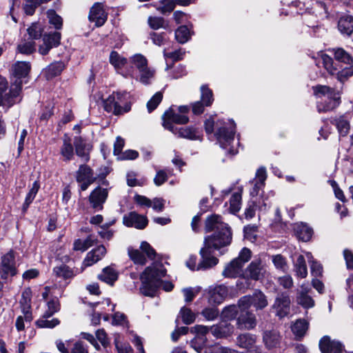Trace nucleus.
<instances>
[{
	"label": "nucleus",
	"mask_w": 353,
	"mask_h": 353,
	"mask_svg": "<svg viewBox=\"0 0 353 353\" xmlns=\"http://www.w3.org/2000/svg\"><path fill=\"white\" fill-rule=\"evenodd\" d=\"M205 230L210 232L214 230L212 235L207 236L204 243L214 250H220L230 245L232 234L227 223L221 221L219 215L213 214L208 216L205 222Z\"/></svg>",
	"instance_id": "1"
},
{
	"label": "nucleus",
	"mask_w": 353,
	"mask_h": 353,
	"mask_svg": "<svg viewBox=\"0 0 353 353\" xmlns=\"http://www.w3.org/2000/svg\"><path fill=\"white\" fill-rule=\"evenodd\" d=\"M336 61L345 65H341V70H339L336 65H334L332 59L326 54L320 55V61L325 69L331 74L336 75L337 79L341 82H344L348 77L353 75V58L343 48L332 49Z\"/></svg>",
	"instance_id": "2"
},
{
	"label": "nucleus",
	"mask_w": 353,
	"mask_h": 353,
	"mask_svg": "<svg viewBox=\"0 0 353 353\" xmlns=\"http://www.w3.org/2000/svg\"><path fill=\"white\" fill-rule=\"evenodd\" d=\"M166 270L163 265L158 261L153 262L146 267L140 274V281L143 287H174L170 281H163L166 275Z\"/></svg>",
	"instance_id": "3"
},
{
	"label": "nucleus",
	"mask_w": 353,
	"mask_h": 353,
	"mask_svg": "<svg viewBox=\"0 0 353 353\" xmlns=\"http://www.w3.org/2000/svg\"><path fill=\"white\" fill-rule=\"evenodd\" d=\"M130 95L127 92L112 93L104 101V108L108 112L119 115L128 112L131 109Z\"/></svg>",
	"instance_id": "4"
},
{
	"label": "nucleus",
	"mask_w": 353,
	"mask_h": 353,
	"mask_svg": "<svg viewBox=\"0 0 353 353\" xmlns=\"http://www.w3.org/2000/svg\"><path fill=\"white\" fill-rule=\"evenodd\" d=\"M267 271L260 259L252 261L240 275L237 285L250 286L255 282L261 280L266 274Z\"/></svg>",
	"instance_id": "5"
},
{
	"label": "nucleus",
	"mask_w": 353,
	"mask_h": 353,
	"mask_svg": "<svg viewBox=\"0 0 353 353\" xmlns=\"http://www.w3.org/2000/svg\"><path fill=\"white\" fill-rule=\"evenodd\" d=\"M188 112L189 108L186 105L178 107V112L172 108H170L162 117L163 127L173 134H176V130L178 128L175 127L173 123L179 125L187 123L189 121V118L186 115Z\"/></svg>",
	"instance_id": "6"
},
{
	"label": "nucleus",
	"mask_w": 353,
	"mask_h": 353,
	"mask_svg": "<svg viewBox=\"0 0 353 353\" xmlns=\"http://www.w3.org/2000/svg\"><path fill=\"white\" fill-rule=\"evenodd\" d=\"M236 125L233 121L230 122L229 127L221 126L215 133L216 139L221 147L227 149L234 141Z\"/></svg>",
	"instance_id": "7"
},
{
	"label": "nucleus",
	"mask_w": 353,
	"mask_h": 353,
	"mask_svg": "<svg viewBox=\"0 0 353 353\" xmlns=\"http://www.w3.org/2000/svg\"><path fill=\"white\" fill-rule=\"evenodd\" d=\"M14 259V253L12 250H10L2 256L0 263V275L1 278L6 279L9 276H13L17 274Z\"/></svg>",
	"instance_id": "8"
},
{
	"label": "nucleus",
	"mask_w": 353,
	"mask_h": 353,
	"mask_svg": "<svg viewBox=\"0 0 353 353\" xmlns=\"http://www.w3.org/2000/svg\"><path fill=\"white\" fill-rule=\"evenodd\" d=\"M92 170L86 165H81L76 172V180L80 183V190H86L95 181Z\"/></svg>",
	"instance_id": "9"
},
{
	"label": "nucleus",
	"mask_w": 353,
	"mask_h": 353,
	"mask_svg": "<svg viewBox=\"0 0 353 353\" xmlns=\"http://www.w3.org/2000/svg\"><path fill=\"white\" fill-rule=\"evenodd\" d=\"M212 249L204 243L199 251L201 260L197 265V271L210 269L219 263V259L212 255Z\"/></svg>",
	"instance_id": "10"
},
{
	"label": "nucleus",
	"mask_w": 353,
	"mask_h": 353,
	"mask_svg": "<svg viewBox=\"0 0 353 353\" xmlns=\"http://www.w3.org/2000/svg\"><path fill=\"white\" fill-rule=\"evenodd\" d=\"M109 61L110 64L114 66L118 73L122 74L125 77H133V74L131 70H125V67L128 63L127 59L119 54L117 52H111Z\"/></svg>",
	"instance_id": "11"
},
{
	"label": "nucleus",
	"mask_w": 353,
	"mask_h": 353,
	"mask_svg": "<svg viewBox=\"0 0 353 353\" xmlns=\"http://www.w3.org/2000/svg\"><path fill=\"white\" fill-rule=\"evenodd\" d=\"M256 336L250 333L241 334L236 337V345L248 351L245 353H255V350L257 348L259 349L260 353H262L261 347L256 345Z\"/></svg>",
	"instance_id": "12"
},
{
	"label": "nucleus",
	"mask_w": 353,
	"mask_h": 353,
	"mask_svg": "<svg viewBox=\"0 0 353 353\" xmlns=\"http://www.w3.org/2000/svg\"><path fill=\"white\" fill-rule=\"evenodd\" d=\"M291 301L287 293L279 294L276 298L274 308L276 310V315L279 318H283L288 315L290 311Z\"/></svg>",
	"instance_id": "13"
},
{
	"label": "nucleus",
	"mask_w": 353,
	"mask_h": 353,
	"mask_svg": "<svg viewBox=\"0 0 353 353\" xmlns=\"http://www.w3.org/2000/svg\"><path fill=\"white\" fill-rule=\"evenodd\" d=\"M108 195V190L101 187L96 188L90 194L89 202L91 206L99 210L103 208V204L105 202Z\"/></svg>",
	"instance_id": "14"
},
{
	"label": "nucleus",
	"mask_w": 353,
	"mask_h": 353,
	"mask_svg": "<svg viewBox=\"0 0 353 353\" xmlns=\"http://www.w3.org/2000/svg\"><path fill=\"white\" fill-rule=\"evenodd\" d=\"M123 224L128 227H134L137 229H143L148 225V221L145 216L131 212L124 215Z\"/></svg>",
	"instance_id": "15"
},
{
	"label": "nucleus",
	"mask_w": 353,
	"mask_h": 353,
	"mask_svg": "<svg viewBox=\"0 0 353 353\" xmlns=\"http://www.w3.org/2000/svg\"><path fill=\"white\" fill-rule=\"evenodd\" d=\"M107 12L101 3H95L90 8L89 13V19L94 22L96 26L100 27L104 24L107 20Z\"/></svg>",
	"instance_id": "16"
},
{
	"label": "nucleus",
	"mask_w": 353,
	"mask_h": 353,
	"mask_svg": "<svg viewBox=\"0 0 353 353\" xmlns=\"http://www.w3.org/2000/svg\"><path fill=\"white\" fill-rule=\"evenodd\" d=\"M105 254L106 248L102 245L90 251L82 263V268L80 272H82L85 268L91 266L100 261Z\"/></svg>",
	"instance_id": "17"
},
{
	"label": "nucleus",
	"mask_w": 353,
	"mask_h": 353,
	"mask_svg": "<svg viewBox=\"0 0 353 353\" xmlns=\"http://www.w3.org/2000/svg\"><path fill=\"white\" fill-rule=\"evenodd\" d=\"M236 325L240 330L254 329L256 325L255 315L249 311L241 312L236 319Z\"/></svg>",
	"instance_id": "18"
},
{
	"label": "nucleus",
	"mask_w": 353,
	"mask_h": 353,
	"mask_svg": "<svg viewBox=\"0 0 353 353\" xmlns=\"http://www.w3.org/2000/svg\"><path fill=\"white\" fill-rule=\"evenodd\" d=\"M319 348L322 353H343V346L336 341H331L330 337L323 336L319 341Z\"/></svg>",
	"instance_id": "19"
},
{
	"label": "nucleus",
	"mask_w": 353,
	"mask_h": 353,
	"mask_svg": "<svg viewBox=\"0 0 353 353\" xmlns=\"http://www.w3.org/2000/svg\"><path fill=\"white\" fill-rule=\"evenodd\" d=\"M212 334L217 339L226 338L234 332V327L227 321H222L217 325L210 327Z\"/></svg>",
	"instance_id": "20"
},
{
	"label": "nucleus",
	"mask_w": 353,
	"mask_h": 353,
	"mask_svg": "<svg viewBox=\"0 0 353 353\" xmlns=\"http://www.w3.org/2000/svg\"><path fill=\"white\" fill-rule=\"evenodd\" d=\"M305 257L310 264L312 274L316 277L312 280L313 287H322L323 283L318 277L321 276L323 272V267L320 263L313 259V256L310 252H305Z\"/></svg>",
	"instance_id": "21"
},
{
	"label": "nucleus",
	"mask_w": 353,
	"mask_h": 353,
	"mask_svg": "<svg viewBox=\"0 0 353 353\" xmlns=\"http://www.w3.org/2000/svg\"><path fill=\"white\" fill-rule=\"evenodd\" d=\"M267 178V174L264 168H260L256 170V176L252 181L253 188L250 190L252 196H256L259 194V191L262 190L265 185V181Z\"/></svg>",
	"instance_id": "22"
},
{
	"label": "nucleus",
	"mask_w": 353,
	"mask_h": 353,
	"mask_svg": "<svg viewBox=\"0 0 353 353\" xmlns=\"http://www.w3.org/2000/svg\"><path fill=\"white\" fill-rule=\"evenodd\" d=\"M79 272L78 270L71 268L68 265L61 264L53 268V273L57 277L65 281L71 280Z\"/></svg>",
	"instance_id": "23"
},
{
	"label": "nucleus",
	"mask_w": 353,
	"mask_h": 353,
	"mask_svg": "<svg viewBox=\"0 0 353 353\" xmlns=\"http://www.w3.org/2000/svg\"><path fill=\"white\" fill-rule=\"evenodd\" d=\"M340 103V94L322 99L318 102L317 110L319 112H328L335 109Z\"/></svg>",
	"instance_id": "24"
},
{
	"label": "nucleus",
	"mask_w": 353,
	"mask_h": 353,
	"mask_svg": "<svg viewBox=\"0 0 353 353\" xmlns=\"http://www.w3.org/2000/svg\"><path fill=\"white\" fill-rule=\"evenodd\" d=\"M74 146L77 154L85 162L90 159L89 152L92 146L87 143L81 137H76L74 139Z\"/></svg>",
	"instance_id": "25"
},
{
	"label": "nucleus",
	"mask_w": 353,
	"mask_h": 353,
	"mask_svg": "<svg viewBox=\"0 0 353 353\" xmlns=\"http://www.w3.org/2000/svg\"><path fill=\"white\" fill-rule=\"evenodd\" d=\"M296 301L305 309L314 306V301L310 294V290L307 288H301L297 292Z\"/></svg>",
	"instance_id": "26"
},
{
	"label": "nucleus",
	"mask_w": 353,
	"mask_h": 353,
	"mask_svg": "<svg viewBox=\"0 0 353 353\" xmlns=\"http://www.w3.org/2000/svg\"><path fill=\"white\" fill-rule=\"evenodd\" d=\"M119 273L112 266L104 268L101 274L98 275L99 280L103 281L109 285H114V283L118 279Z\"/></svg>",
	"instance_id": "27"
},
{
	"label": "nucleus",
	"mask_w": 353,
	"mask_h": 353,
	"mask_svg": "<svg viewBox=\"0 0 353 353\" xmlns=\"http://www.w3.org/2000/svg\"><path fill=\"white\" fill-rule=\"evenodd\" d=\"M280 334L274 330L265 331L263 334V340L266 347L271 349L276 347L281 342Z\"/></svg>",
	"instance_id": "28"
},
{
	"label": "nucleus",
	"mask_w": 353,
	"mask_h": 353,
	"mask_svg": "<svg viewBox=\"0 0 353 353\" xmlns=\"http://www.w3.org/2000/svg\"><path fill=\"white\" fill-rule=\"evenodd\" d=\"M176 132L175 135L190 140H201L202 137L201 132L192 127L178 128Z\"/></svg>",
	"instance_id": "29"
},
{
	"label": "nucleus",
	"mask_w": 353,
	"mask_h": 353,
	"mask_svg": "<svg viewBox=\"0 0 353 353\" xmlns=\"http://www.w3.org/2000/svg\"><path fill=\"white\" fill-rule=\"evenodd\" d=\"M338 29L344 35L350 36L353 33V17L343 15L338 21Z\"/></svg>",
	"instance_id": "30"
},
{
	"label": "nucleus",
	"mask_w": 353,
	"mask_h": 353,
	"mask_svg": "<svg viewBox=\"0 0 353 353\" xmlns=\"http://www.w3.org/2000/svg\"><path fill=\"white\" fill-rule=\"evenodd\" d=\"M294 230L296 237L305 242L308 241L313 234L312 229L303 223H296Z\"/></svg>",
	"instance_id": "31"
},
{
	"label": "nucleus",
	"mask_w": 353,
	"mask_h": 353,
	"mask_svg": "<svg viewBox=\"0 0 353 353\" xmlns=\"http://www.w3.org/2000/svg\"><path fill=\"white\" fill-rule=\"evenodd\" d=\"M308 327V321L303 319H297L291 326L292 332L298 339L305 336Z\"/></svg>",
	"instance_id": "32"
},
{
	"label": "nucleus",
	"mask_w": 353,
	"mask_h": 353,
	"mask_svg": "<svg viewBox=\"0 0 353 353\" xmlns=\"http://www.w3.org/2000/svg\"><path fill=\"white\" fill-rule=\"evenodd\" d=\"M32 291L30 288H26L21 296L20 305L21 312H25L28 314V319L30 318Z\"/></svg>",
	"instance_id": "33"
},
{
	"label": "nucleus",
	"mask_w": 353,
	"mask_h": 353,
	"mask_svg": "<svg viewBox=\"0 0 353 353\" xmlns=\"http://www.w3.org/2000/svg\"><path fill=\"white\" fill-rule=\"evenodd\" d=\"M12 70L17 80H19L28 74L30 70V65L28 62L19 61L13 65Z\"/></svg>",
	"instance_id": "34"
},
{
	"label": "nucleus",
	"mask_w": 353,
	"mask_h": 353,
	"mask_svg": "<svg viewBox=\"0 0 353 353\" xmlns=\"http://www.w3.org/2000/svg\"><path fill=\"white\" fill-rule=\"evenodd\" d=\"M209 301L219 304L223 301L227 296V288H211L209 292Z\"/></svg>",
	"instance_id": "35"
},
{
	"label": "nucleus",
	"mask_w": 353,
	"mask_h": 353,
	"mask_svg": "<svg viewBox=\"0 0 353 353\" xmlns=\"http://www.w3.org/2000/svg\"><path fill=\"white\" fill-rule=\"evenodd\" d=\"M243 265L237 263V261L233 259L224 269L223 275L225 277L235 278L242 271Z\"/></svg>",
	"instance_id": "36"
},
{
	"label": "nucleus",
	"mask_w": 353,
	"mask_h": 353,
	"mask_svg": "<svg viewBox=\"0 0 353 353\" xmlns=\"http://www.w3.org/2000/svg\"><path fill=\"white\" fill-rule=\"evenodd\" d=\"M60 153L63 161H70L74 157V148L71 143L70 138L65 137L63 141V145L60 148Z\"/></svg>",
	"instance_id": "37"
},
{
	"label": "nucleus",
	"mask_w": 353,
	"mask_h": 353,
	"mask_svg": "<svg viewBox=\"0 0 353 353\" xmlns=\"http://www.w3.org/2000/svg\"><path fill=\"white\" fill-rule=\"evenodd\" d=\"M96 239L91 235L88 236L85 240L77 239L73 243V250L76 251H85L95 243Z\"/></svg>",
	"instance_id": "38"
},
{
	"label": "nucleus",
	"mask_w": 353,
	"mask_h": 353,
	"mask_svg": "<svg viewBox=\"0 0 353 353\" xmlns=\"http://www.w3.org/2000/svg\"><path fill=\"white\" fill-rule=\"evenodd\" d=\"M242 189L239 188L234 192L230 199V211L231 213H236L239 211L241 205Z\"/></svg>",
	"instance_id": "39"
},
{
	"label": "nucleus",
	"mask_w": 353,
	"mask_h": 353,
	"mask_svg": "<svg viewBox=\"0 0 353 353\" xmlns=\"http://www.w3.org/2000/svg\"><path fill=\"white\" fill-rule=\"evenodd\" d=\"M259 203H260V201H259ZM257 208L260 210H265L267 208V204L264 201H263V204L261 205L257 204L256 201L250 202L245 210V218L247 219L253 218L255 216V212Z\"/></svg>",
	"instance_id": "40"
},
{
	"label": "nucleus",
	"mask_w": 353,
	"mask_h": 353,
	"mask_svg": "<svg viewBox=\"0 0 353 353\" xmlns=\"http://www.w3.org/2000/svg\"><path fill=\"white\" fill-rule=\"evenodd\" d=\"M295 271L299 276L306 277L307 274L305 258L303 255H299L294 262Z\"/></svg>",
	"instance_id": "41"
},
{
	"label": "nucleus",
	"mask_w": 353,
	"mask_h": 353,
	"mask_svg": "<svg viewBox=\"0 0 353 353\" xmlns=\"http://www.w3.org/2000/svg\"><path fill=\"white\" fill-rule=\"evenodd\" d=\"M314 94L318 97H330L335 94H339V92H336L334 89L330 88L326 85H316L313 88Z\"/></svg>",
	"instance_id": "42"
},
{
	"label": "nucleus",
	"mask_w": 353,
	"mask_h": 353,
	"mask_svg": "<svg viewBox=\"0 0 353 353\" xmlns=\"http://www.w3.org/2000/svg\"><path fill=\"white\" fill-rule=\"evenodd\" d=\"M128 252L134 263L144 265L147 263L146 258L140 250L129 248Z\"/></svg>",
	"instance_id": "43"
},
{
	"label": "nucleus",
	"mask_w": 353,
	"mask_h": 353,
	"mask_svg": "<svg viewBox=\"0 0 353 353\" xmlns=\"http://www.w3.org/2000/svg\"><path fill=\"white\" fill-rule=\"evenodd\" d=\"M40 188V184L38 181H35L30 190H29L28 193L26 195L25 202L23 205V210H26L30 204L33 201L34 199L39 190Z\"/></svg>",
	"instance_id": "44"
},
{
	"label": "nucleus",
	"mask_w": 353,
	"mask_h": 353,
	"mask_svg": "<svg viewBox=\"0 0 353 353\" xmlns=\"http://www.w3.org/2000/svg\"><path fill=\"white\" fill-rule=\"evenodd\" d=\"M63 69V64L61 62H56L50 64L45 70L46 78L49 79L60 74Z\"/></svg>",
	"instance_id": "45"
},
{
	"label": "nucleus",
	"mask_w": 353,
	"mask_h": 353,
	"mask_svg": "<svg viewBox=\"0 0 353 353\" xmlns=\"http://www.w3.org/2000/svg\"><path fill=\"white\" fill-rule=\"evenodd\" d=\"M252 303L257 310L263 309L268 305L265 296L260 291H258L252 296Z\"/></svg>",
	"instance_id": "46"
},
{
	"label": "nucleus",
	"mask_w": 353,
	"mask_h": 353,
	"mask_svg": "<svg viewBox=\"0 0 353 353\" xmlns=\"http://www.w3.org/2000/svg\"><path fill=\"white\" fill-rule=\"evenodd\" d=\"M333 123L336 126L341 136H345L349 132L350 123L344 117L341 116L335 119Z\"/></svg>",
	"instance_id": "47"
},
{
	"label": "nucleus",
	"mask_w": 353,
	"mask_h": 353,
	"mask_svg": "<svg viewBox=\"0 0 353 353\" xmlns=\"http://www.w3.org/2000/svg\"><path fill=\"white\" fill-rule=\"evenodd\" d=\"M21 90V81L16 80L14 85H12L9 93H7V97L10 99V102H6V105H12L15 102L14 99L19 96Z\"/></svg>",
	"instance_id": "48"
},
{
	"label": "nucleus",
	"mask_w": 353,
	"mask_h": 353,
	"mask_svg": "<svg viewBox=\"0 0 353 353\" xmlns=\"http://www.w3.org/2000/svg\"><path fill=\"white\" fill-rule=\"evenodd\" d=\"M48 318L44 317V314L42 317L36 321V325L40 328H54L60 323V321L57 318H53L48 320Z\"/></svg>",
	"instance_id": "49"
},
{
	"label": "nucleus",
	"mask_w": 353,
	"mask_h": 353,
	"mask_svg": "<svg viewBox=\"0 0 353 353\" xmlns=\"http://www.w3.org/2000/svg\"><path fill=\"white\" fill-rule=\"evenodd\" d=\"M23 315L19 316L15 322V327L18 332L23 331L26 324H30L33 319L32 314L30 312V318L28 320V314L25 312H21Z\"/></svg>",
	"instance_id": "50"
},
{
	"label": "nucleus",
	"mask_w": 353,
	"mask_h": 353,
	"mask_svg": "<svg viewBox=\"0 0 353 353\" xmlns=\"http://www.w3.org/2000/svg\"><path fill=\"white\" fill-rule=\"evenodd\" d=\"M47 17L49 23L54 26V27L59 30L62 28L63 20L62 18L58 15L54 10H49L47 11Z\"/></svg>",
	"instance_id": "51"
},
{
	"label": "nucleus",
	"mask_w": 353,
	"mask_h": 353,
	"mask_svg": "<svg viewBox=\"0 0 353 353\" xmlns=\"http://www.w3.org/2000/svg\"><path fill=\"white\" fill-rule=\"evenodd\" d=\"M190 37L189 29L185 26H180L175 32V38L181 43L187 42Z\"/></svg>",
	"instance_id": "52"
},
{
	"label": "nucleus",
	"mask_w": 353,
	"mask_h": 353,
	"mask_svg": "<svg viewBox=\"0 0 353 353\" xmlns=\"http://www.w3.org/2000/svg\"><path fill=\"white\" fill-rule=\"evenodd\" d=\"M238 309L237 305H234L225 307L221 313L222 318L224 319L223 321H228L235 319L238 314Z\"/></svg>",
	"instance_id": "53"
},
{
	"label": "nucleus",
	"mask_w": 353,
	"mask_h": 353,
	"mask_svg": "<svg viewBox=\"0 0 353 353\" xmlns=\"http://www.w3.org/2000/svg\"><path fill=\"white\" fill-rule=\"evenodd\" d=\"M60 39L61 34L59 32H53L45 34L43 37V42L51 46V48H54L59 45Z\"/></svg>",
	"instance_id": "54"
},
{
	"label": "nucleus",
	"mask_w": 353,
	"mask_h": 353,
	"mask_svg": "<svg viewBox=\"0 0 353 353\" xmlns=\"http://www.w3.org/2000/svg\"><path fill=\"white\" fill-rule=\"evenodd\" d=\"M42 4L40 0H24L23 9L28 15H32L36 8Z\"/></svg>",
	"instance_id": "55"
},
{
	"label": "nucleus",
	"mask_w": 353,
	"mask_h": 353,
	"mask_svg": "<svg viewBox=\"0 0 353 353\" xmlns=\"http://www.w3.org/2000/svg\"><path fill=\"white\" fill-rule=\"evenodd\" d=\"M252 257V252L249 248H243L239 252V256L234 259L237 261V263L241 265H244L245 263L248 262Z\"/></svg>",
	"instance_id": "56"
},
{
	"label": "nucleus",
	"mask_w": 353,
	"mask_h": 353,
	"mask_svg": "<svg viewBox=\"0 0 353 353\" xmlns=\"http://www.w3.org/2000/svg\"><path fill=\"white\" fill-rule=\"evenodd\" d=\"M201 101L205 106H210L213 101L212 92L205 85L201 86Z\"/></svg>",
	"instance_id": "57"
},
{
	"label": "nucleus",
	"mask_w": 353,
	"mask_h": 353,
	"mask_svg": "<svg viewBox=\"0 0 353 353\" xmlns=\"http://www.w3.org/2000/svg\"><path fill=\"white\" fill-rule=\"evenodd\" d=\"M131 61L137 68L139 71L148 67L147 59L141 54H137L132 57Z\"/></svg>",
	"instance_id": "58"
},
{
	"label": "nucleus",
	"mask_w": 353,
	"mask_h": 353,
	"mask_svg": "<svg viewBox=\"0 0 353 353\" xmlns=\"http://www.w3.org/2000/svg\"><path fill=\"white\" fill-rule=\"evenodd\" d=\"M7 89V81L0 75V105H6V102L10 103V99L7 97V93H4Z\"/></svg>",
	"instance_id": "59"
},
{
	"label": "nucleus",
	"mask_w": 353,
	"mask_h": 353,
	"mask_svg": "<svg viewBox=\"0 0 353 353\" xmlns=\"http://www.w3.org/2000/svg\"><path fill=\"white\" fill-rule=\"evenodd\" d=\"M48 310L44 312L45 318H50L59 310V303L57 299H52L48 302Z\"/></svg>",
	"instance_id": "60"
},
{
	"label": "nucleus",
	"mask_w": 353,
	"mask_h": 353,
	"mask_svg": "<svg viewBox=\"0 0 353 353\" xmlns=\"http://www.w3.org/2000/svg\"><path fill=\"white\" fill-rule=\"evenodd\" d=\"M28 33L30 38L37 39L41 37L43 32L41 26L39 23H32L28 30Z\"/></svg>",
	"instance_id": "61"
},
{
	"label": "nucleus",
	"mask_w": 353,
	"mask_h": 353,
	"mask_svg": "<svg viewBox=\"0 0 353 353\" xmlns=\"http://www.w3.org/2000/svg\"><path fill=\"white\" fill-rule=\"evenodd\" d=\"M34 41H27L18 46L19 52L25 54L32 53L35 50V45Z\"/></svg>",
	"instance_id": "62"
},
{
	"label": "nucleus",
	"mask_w": 353,
	"mask_h": 353,
	"mask_svg": "<svg viewBox=\"0 0 353 353\" xmlns=\"http://www.w3.org/2000/svg\"><path fill=\"white\" fill-rule=\"evenodd\" d=\"M162 98V93L160 92H157L147 103L148 111L152 112L153 110H154L161 101Z\"/></svg>",
	"instance_id": "63"
},
{
	"label": "nucleus",
	"mask_w": 353,
	"mask_h": 353,
	"mask_svg": "<svg viewBox=\"0 0 353 353\" xmlns=\"http://www.w3.org/2000/svg\"><path fill=\"white\" fill-rule=\"evenodd\" d=\"M140 249L142 252L145 254L148 259L151 260L155 259L156 252L148 242L143 241L141 243Z\"/></svg>",
	"instance_id": "64"
}]
</instances>
